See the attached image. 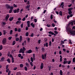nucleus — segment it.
Masks as SVG:
<instances>
[{
    "instance_id": "5fc2aeb1",
    "label": "nucleus",
    "mask_w": 75,
    "mask_h": 75,
    "mask_svg": "<svg viewBox=\"0 0 75 75\" xmlns=\"http://www.w3.org/2000/svg\"><path fill=\"white\" fill-rule=\"evenodd\" d=\"M42 51L44 52L45 50V49L44 48H42Z\"/></svg>"
},
{
    "instance_id": "a878e982",
    "label": "nucleus",
    "mask_w": 75,
    "mask_h": 75,
    "mask_svg": "<svg viewBox=\"0 0 75 75\" xmlns=\"http://www.w3.org/2000/svg\"><path fill=\"white\" fill-rule=\"evenodd\" d=\"M7 61L9 64L10 63V61L9 58H8V59H7Z\"/></svg>"
},
{
    "instance_id": "7c9ffc66",
    "label": "nucleus",
    "mask_w": 75,
    "mask_h": 75,
    "mask_svg": "<svg viewBox=\"0 0 75 75\" xmlns=\"http://www.w3.org/2000/svg\"><path fill=\"white\" fill-rule=\"evenodd\" d=\"M71 61H69L67 63H68V64H71Z\"/></svg>"
},
{
    "instance_id": "423d86ee",
    "label": "nucleus",
    "mask_w": 75,
    "mask_h": 75,
    "mask_svg": "<svg viewBox=\"0 0 75 75\" xmlns=\"http://www.w3.org/2000/svg\"><path fill=\"white\" fill-rule=\"evenodd\" d=\"M19 53H22L23 54L24 53V51L22 48H21V49L20 50Z\"/></svg>"
},
{
    "instance_id": "8fccbe9b",
    "label": "nucleus",
    "mask_w": 75,
    "mask_h": 75,
    "mask_svg": "<svg viewBox=\"0 0 75 75\" xmlns=\"http://www.w3.org/2000/svg\"><path fill=\"white\" fill-rule=\"evenodd\" d=\"M12 33H13V30H11L10 32V34H11V35L12 34Z\"/></svg>"
},
{
    "instance_id": "4d7b16f0",
    "label": "nucleus",
    "mask_w": 75,
    "mask_h": 75,
    "mask_svg": "<svg viewBox=\"0 0 75 75\" xmlns=\"http://www.w3.org/2000/svg\"><path fill=\"white\" fill-rule=\"evenodd\" d=\"M67 75H70V72L67 71Z\"/></svg>"
},
{
    "instance_id": "37998d69",
    "label": "nucleus",
    "mask_w": 75,
    "mask_h": 75,
    "mask_svg": "<svg viewBox=\"0 0 75 75\" xmlns=\"http://www.w3.org/2000/svg\"><path fill=\"white\" fill-rule=\"evenodd\" d=\"M17 75H21V73L20 72H18L16 74Z\"/></svg>"
},
{
    "instance_id": "dca6fc26",
    "label": "nucleus",
    "mask_w": 75,
    "mask_h": 75,
    "mask_svg": "<svg viewBox=\"0 0 75 75\" xmlns=\"http://www.w3.org/2000/svg\"><path fill=\"white\" fill-rule=\"evenodd\" d=\"M68 62V61H64L63 62V64H66Z\"/></svg>"
},
{
    "instance_id": "f704fd0d",
    "label": "nucleus",
    "mask_w": 75,
    "mask_h": 75,
    "mask_svg": "<svg viewBox=\"0 0 75 75\" xmlns=\"http://www.w3.org/2000/svg\"><path fill=\"white\" fill-rule=\"evenodd\" d=\"M54 33L56 34L57 35L58 34V32L56 31H54Z\"/></svg>"
},
{
    "instance_id": "6e6552de",
    "label": "nucleus",
    "mask_w": 75,
    "mask_h": 75,
    "mask_svg": "<svg viewBox=\"0 0 75 75\" xmlns=\"http://www.w3.org/2000/svg\"><path fill=\"white\" fill-rule=\"evenodd\" d=\"M74 24V21H71V22L69 23L68 24L70 25H71V26H73Z\"/></svg>"
},
{
    "instance_id": "6e6d98bb",
    "label": "nucleus",
    "mask_w": 75,
    "mask_h": 75,
    "mask_svg": "<svg viewBox=\"0 0 75 75\" xmlns=\"http://www.w3.org/2000/svg\"><path fill=\"white\" fill-rule=\"evenodd\" d=\"M25 17H24L23 19H22V21H25Z\"/></svg>"
},
{
    "instance_id": "2f4dec72",
    "label": "nucleus",
    "mask_w": 75,
    "mask_h": 75,
    "mask_svg": "<svg viewBox=\"0 0 75 75\" xmlns=\"http://www.w3.org/2000/svg\"><path fill=\"white\" fill-rule=\"evenodd\" d=\"M68 12H69V15H71L72 13V12L71 11H69Z\"/></svg>"
},
{
    "instance_id": "473e14b6",
    "label": "nucleus",
    "mask_w": 75,
    "mask_h": 75,
    "mask_svg": "<svg viewBox=\"0 0 75 75\" xmlns=\"http://www.w3.org/2000/svg\"><path fill=\"white\" fill-rule=\"evenodd\" d=\"M69 43L70 44H72V42H71V40H69Z\"/></svg>"
},
{
    "instance_id": "0eeeda50",
    "label": "nucleus",
    "mask_w": 75,
    "mask_h": 75,
    "mask_svg": "<svg viewBox=\"0 0 75 75\" xmlns=\"http://www.w3.org/2000/svg\"><path fill=\"white\" fill-rule=\"evenodd\" d=\"M9 17V16L8 14L6 16L5 18L6 21H7L8 20V18Z\"/></svg>"
},
{
    "instance_id": "393cba45",
    "label": "nucleus",
    "mask_w": 75,
    "mask_h": 75,
    "mask_svg": "<svg viewBox=\"0 0 75 75\" xmlns=\"http://www.w3.org/2000/svg\"><path fill=\"white\" fill-rule=\"evenodd\" d=\"M3 48V46L2 45H0V50H1Z\"/></svg>"
},
{
    "instance_id": "680f3d73",
    "label": "nucleus",
    "mask_w": 75,
    "mask_h": 75,
    "mask_svg": "<svg viewBox=\"0 0 75 75\" xmlns=\"http://www.w3.org/2000/svg\"><path fill=\"white\" fill-rule=\"evenodd\" d=\"M17 69V67H15L13 68L14 70H16Z\"/></svg>"
},
{
    "instance_id": "052dcab7",
    "label": "nucleus",
    "mask_w": 75,
    "mask_h": 75,
    "mask_svg": "<svg viewBox=\"0 0 75 75\" xmlns=\"http://www.w3.org/2000/svg\"><path fill=\"white\" fill-rule=\"evenodd\" d=\"M52 25L53 27H54L55 26V25L54 23H52Z\"/></svg>"
},
{
    "instance_id": "a19ab883",
    "label": "nucleus",
    "mask_w": 75,
    "mask_h": 75,
    "mask_svg": "<svg viewBox=\"0 0 75 75\" xmlns=\"http://www.w3.org/2000/svg\"><path fill=\"white\" fill-rule=\"evenodd\" d=\"M28 34H29L28 33V32H26L25 35H26V36H28Z\"/></svg>"
},
{
    "instance_id": "c756f323",
    "label": "nucleus",
    "mask_w": 75,
    "mask_h": 75,
    "mask_svg": "<svg viewBox=\"0 0 75 75\" xmlns=\"http://www.w3.org/2000/svg\"><path fill=\"white\" fill-rule=\"evenodd\" d=\"M41 41V40H38V42L39 44H40V43Z\"/></svg>"
},
{
    "instance_id": "c85d7f7f",
    "label": "nucleus",
    "mask_w": 75,
    "mask_h": 75,
    "mask_svg": "<svg viewBox=\"0 0 75 75\" xmlns=\"http://www.w3.org/2000/svg\"><path fill=\"white\" fill-rule=\"evenodd\" d=\"M33 62H30V64L31 65V66L32 67H33Z\"/></svg>"
},
{
    "instance_id": "b1692460",
    "label": "nucleus",
    "mask_w": 75,
    "mask_h": 75,
    "mask_svg": "<svg viewBox=\"0 0 75 75\" xmlns=\"http://www.w3.org/2000/svg\"><path fill=\"white\" fill-rule=\"evenodd\" d=\"M59 15L61 16L62 15V13L61 11H60V12H59Z\"/></svg>"
},
{
    "instance_id": "e433bc0d",
    "label": "nucleus",
    "mask_w": 75,
    "mask_h": 75,
    "mask_svg": "<svg viewBox=\"0 0 75 75\" xmlns=\"http://www.w3.org/2000/svg\"><path fill=\"white\" fill-rule=\"evenodd\" d=\"M18 31L19 32H20L21 31V29L20 28H18Z\"/></svg>"
},
{
    "instance_id": "5701e85b",
    "label": "nucleus",
    "mask_w": 75,
    "mask_h": 75,
    "mask_svg": "<svg viewBox=\"0 0 75 75\" xmlns=\"http://www.w3.org/2000/svg\"><path fill=\"white\" fill-rule=\"evenodd\" d=\"M25 64L27 67H29V64L28 63H27V62Z\"/></svg>"
},
{
    "instance_id": "0e129e2a",
    "label": "nucleus",
    "mask_w": 75,
    "mask_h": 75,
    "mask_svg": "<svg viewBox=\"0 0 75 75\" xmlns=\"http://www.w3.org/2000/svg\"><path fill=\"white\" fill-rule=\"evenodd\" d=\"M47 11L46 10H45L43 11V14H45V13L47 12Z\"/></svg>"
},
{
    "instance_id": "cd10ccee",
    "label": "nucleus",
    "mask_w": 75,
    "mask_h": 75,
    "mask_svg": "<svg viewBox=\"0 0 75 75\" xmlns=\"http://www.w3.org/2000/svg\"><path fill=\"white\" fill-rule=\"evenodd\" d=\"M73 62L74 63L75 62V57H74L73 59Z\"/></svg>"
},
{
    "instance_id": "9b49d317",
    "label": "nucleus",
    "mask_w": 75,
    "mask_h": 75,
    "mask_svg": "<svg viewBox=\"0 0 75 75\" xmlns=\"http://www.w3.org/2000/svg\"><path fill=\"white\" fill-rule=\"evenodd\" d=\"M44 67V64L43 63H42V64H41V66H40V68H41V69H43Z\"/></svg>"
},
{
    "instance_id": "4468645a",
    "label": "nucleus",
    "mask_w": 75,
    "mask_h": 75,
    "mask_svg": "<svg viewBox=\"0 0 75 75\" xmlns=\"http://www.w3.org/2000/svg\"><path fill=\"white\" fill-rule=\"evenodd\" d=\"M32 52V50H29L28 52V53L29 54H30Z\"/></svg>"
},
{
    "instance_id": "13d9d810",
    "label": "nucleus",
    "mask_w": 75,
    "mask_h": 75,
    "mask_svg": "<svg viewBox=\"0 0 75 75\" xmlns=\"http://www.w3.org/2000/svg\"><path fill=\"white\" fill-rule=\"evenodd\" d=\"M12 37H9V38H8V39L9 40H11V39H12Z\"/></svg>"
},
{
    "instance_id": "f3484780",
    "label": "nucleus",
    "mask_w": 75,
    "mask_h": 75,
    "mask_svg": "<svg viewBox=\"0 0 75 75\" xmlns=\"http://www.w3.org/2000/svg\"><path fill=\"white\" fill-rule=\"evenodd\" d=\"M31 25V26H32L33 27V28H34L35 26V25L33 24V23H31V24H30Z\"/></svg>"
},
{
    "instance_id": "3c124183",
    "label": "nucleus",
    "mask_w": 75,
    "mask_h": 75,
    "mask_svg": "<svg viewBox=\"0 0 75 75\" xmlns=\"http://www.w3.org/2000/svg\"><path fill=\"white\" fill-rule=\"evenodd\" d=\"M19 40V38H16V41H18Z\"/></svg>"
},
{
    "instance_id": "f8f14e48",
    "label": "nucleus",
    "mask_w": 75,
    "mask_h": 75,
    "mask_svg": "<svg viewBox=\"0 0 75 75\" xmlns=\"http://www.w3.org/2000/svg\"><path fill=\"white\" fill-rule=\"evenodd\" d=\"M21 23V21H18L16 22V25H18V24H20Z\"/></svg>"
},
{
    "instance_id": "bf43d9fd",
    "label": "nucleus",
    "mask_w": 75,
    "mask_h": 75,
    "mask_svg": "<svg viewBox=\"0 0 75 75\" xmlns=\"http://www.w3.org/2000/svg\"><path fill=\"white\" fill-rule=\"evenodd\" d=\"M25 71H27V70L28 69H27V67H25Z\"/></svg>"
},
{
    "instance_id": "ea45409f",
    "label": "nucleus",
    "mask_w": 75,
    "mask_h": 75,
    "mask_svg": "<svg viewBox=\"0 0 75 75\" xmlns=\"http://www.w3.org/2000/svg\"><path fill=\"white\" fill-rule=\"evenodd\" d=\"M6 23L5 22H2V24L3 25H5L6 24Z\"/></svg>"
},
{
    "instance_id": "e2e57ef3",
    "label": "nucleus",
    "mask_w": 75,
    "mask_h": 75,
    "mask_svg": "<svg viewBox=\"0 0 75 75\" xmlns=\"http://www.w3.org/2000/svg\"><path fill=\"white\" fill-rule=\"evenodd\" d=\"M33 60H35V54H33Z\"/></svg>"
},
{
    "instance_id": "4c0bfd02",
    "label": "nucleus",
    "mask_w": 75,
    "mask_h": 75,
    "mask_svg": "<svg viewBox=\"0 0 75 75\" xmlns=\"http://www.w3.org/2000/svg\"><path fill=\"white\" fill-rule=\"evenodd\" d=\"M20 67L21 68H22L23 67V65L22 64H21L20 65Z\"/></svg>"
},
{
    "instance_id": "6ab92c4d",
    "label": "nucleus",
    "mask_w": 75,
    "mask_h": 75,
    "mask_svg": "<svg viewBox=\"0 0 75 75\" xmlns=\"http://www.w3.org/2000/svg\"><path fill=\"white\" fill-rule=\"evenodd\" d=\"M64 2H62V3H61V6H62V8H63L64 7L63 6H64Z\"/></svg>"
},
{
    "instance_id": "09e8293b",
    "label": "nucleus",
    "mask_w": 75,
    "mask_h": 75,
    "mask_svg": "<svg viewBox=\"0 0 75 75\" xmlns=\"http://www.w3.org/2000/svg\"><path fill=\"white\" fill-rule=\"evenodd\" d=\"M9 8L10 9H13V6H10L9 7Z\"/></svg>"
},
{
    "instance_id": "ddd939ff",
    "label": "nucleus",
    "mask_w": 75,
    "mask_h": 75,
    "mask_svg": "<svg viewBox=\"0 0 75 75\" xmlns=\"http://www.w3.org/2000/svg\"><path fill=\"white\" fill-rule=\"evenodd\" d=\"M49 34L53 35L54 33L51 31L49 32Z\"/></svg>"
},
{
    "instance_id": "bb28decb",
    "label": "nucleus",
    "mask_w": 75,
    "mask_h": 75,
    "mask_svg": "<svg viewBox=\"0 0 75 75\" xmlns=\"http://www.w3.org/2000/svg\"><path fill=\"white\" fill-rule=\"evenodd\" d=\"M4 57H2L1 59V60L2 62H4Z\"/></svg>"
},
{
    "instance_id": "f03ea898",
    "label": "nucleus",
    "mask_w": 75,
    "mask_h": 75,
    "mask_svg": "<svg viewBox=\"0 0 75 75\" xmlns=\"http://www.w3.org/2000/svg\"><path fill=\"white\" fill-rule=\"evenodd\" d=\"M7 39L6 38H3L2 40V43L4 45H5L7 42Z\"/></svg>"
},
{
    "instance_id": "49530a36",
    "label": "nucleus",
    "mask_w": 75,
    "mask_h": 75,
    "mask_svg": "<svg viewBox=\"0 0 75 75\" xmlns=\"http://www.w3.org/2000/svg\"><path fill=\"white\" fill-rule=\"evenodd\" d=\"M12 10L11 9H10V11H9V13H11L12 12Z\"/></svg>"
},
{
    "instance_id": "412c9836",
    "label": "nucleus",
    "mask_w": 75,
    "mask_h": 75,
    "mask_svg": "<svg viewBox=\"0 0 75 75\" xmlns=\"http://www.w3.org/2000/svg\"><path fill=\"white\" fill-rule=\"evenodd\" d=\"M73 9V8L71 7V8H69L68 9V11H71Z\"/></svg>"
},
{
    "instance_id": "c9c22d12",
    "label": "nucleus",
    "mask_w": 75,
    "mask_h": 75,
    "mask_svg": "<svg viewBox=\"0 0 75 75\" xmlns=\"http://www.w3.org/2000/svg\"><path fill=\"white\" fill-rule=\"evenodd\" d=\"M37 19L35 18L34 19V22H35V23H36L37 22Z\"/></svg>"
},
{
    "instance_id": "c03bdc74",
    "label": "nucleus",
    "mask_w": 75,
    "mask_h": 75,
    "mask_svg": "<svg viewBox=\"0 0 75 75\" xmlns=\"http://www.w3.org/2000/svg\"><path fill=\"white\" fill-rule=\"evenodd\" d=\"M11 74V71H9L8 72V75H10Z\"/></svg>"
},
{
    "instance_id": "338daca9",
    "label": "nucleus",
    "mask_w": 75,
    "mask_h": 75,
    "mask_svg": "<svg viewBox=\"0 0 75 75\" xmlns=\"http://www.w3.org/2000/svg\"><path fill=\"white\" fill-rule=\"evenodd\" d=\"M28 42H30V38H28Z\"/></svg>"
},
{
    "instance_id": "69168bd1",
    "label": "nucleus",
    "mask_w": 75,
    "mask_h": 75,
    "mask_svg": "<svg viewBox=\"0 0 75 75\" xmlns=\"http://www.w3.org/2000/svg\"><path fill=\"white\" fill-rule=\"evenodd\" d=\"M47 40L46 38H45V42H47Z\"/></svg>"
},
{
    "instance_id": "864d4df0",
    "label": "nucleus",
    "mask_w": 75,
    "mask_h": 75,
    "mask_svg": "<svg viewBox=\"0 0 75 75\" xmlns=\"http://www.w3.org/2000/svg\"><path fill=\"white\" fill-rule=\"evenodd\" d=\"M47 27H50V24H47Z\"/></svg>"
},
{
    "instance_id": "603ef678",
    "label": "nucleus",
    "mask_w": 75,
    "mask_h": 75,
    "mask_svg": "<svg viewBox=\"0 0 75 75\" xmlns=\"http://www.w3.org/2000/svg\"><path fill=\"white\" fill-rule=\"evenodd\" d=\"M13 6L15 8H16L17 7V6L16 5H15V4H13Z\"/></svg>"
},
{
    "instance_id": "2eb2a0df",
    "label": "nucleus",
    "mask_w": 75,
    "mask_h": 75,
    "mask_svg": "<svg viewBox=\"0 0 75 75\" xmlns=\"http://www.w3.org/2000/svg\"><path fill=\"white\" fill-rule=\"evenodd\" d=\"M13 19V17H10L9 18V21H11Z\"/></svg>"
},
{
    "instance_id": "f257e3e1",
    "label": "nucleus",
    "mask_w": 75,
    "mask_h": 75,
    "mask_svg": "<svg viewBox=\"0 0 75 75\" xmlns=\"http://www.w3.org/2000/svg\"><path fill=\"white\" fill-rule=\"evenodd\" d=\"M66 29L68 33H69L71 35L74 36V35H75V31H72L71 28H69L68 27H67Z\"/></svg>"
},
{
    "instance_id": "774afa93",
    "label": "nucleus",
    "mask_w": 75,
    "mask_h": 75,
    "mask_svg": "<svg viewBox=\"0 0 75 75\" xmlns=\"http://www.w3.org/2000/svg\"><path fill=\"white\" fill-rule=\"evenodd\" d=\"M8 65H6V69H8Z\"/></svg>"
},
{
    "instance_id": "39448f33",
    "label": "nucleus",
    "mask_w": 75,
    "mask_h": 75,
    "mask_svg": "<svg viewBox=\"0 0 75 75\" xmlns=\"http://www.w3.org/2000/svg\"><path fill=\"white\" fill-rule=\"evenodd\" d=\"M10 58L11 57L12 58V62L13 63H14V58L13 57L12 55L11 54H10Z\"/></svg>"
},
{
    "instance_id": "9d476101",
    "label": "nucleus",
    "mask_w": 75,
    "mask_h": 75,
    "mask_svg": "<svg viewBox=\"0 0 75 75\" xmlns=\"http://www.w3.org/2000/svg\"><path fill=\"white\" fill-rule=\"evenodd\" d=\"M45 47L46 46V47H48V42H46V44L45 43L44 45Z\"/></svg>"
},
{
    "instance_id": "aec40b11",
    "label": "nucleus",
    "mask_w": 75,
    "mask_h": 75,
    "mask_svg": "<svg viewBox=\"0 0 75 75\" xmlns=\"http://www.w3.org/2000/svg\"><path fill=\"white\" fill-rule=\"evenodd\" d=\"M60 75H63V72L61 70H60Z\"/></svg>"
},
{
    "instance_id": "1a4fd4ad",
    "label": "nucleus",
    "mask_w": 75,
    "mask_h": 75,
    "mask_svg": "<svg viewBox=\"0 0 75 75\" xmlns=\"http://www.w3.org/2000/svg\"><path fill=\"white\" fill-rule=\"evenodd\" d=\"M30 22L29 21H28L27 22V24H28V27H29L30 26Z\"/></svg>"
},
{
    "instance_id": "58836bf2",
    "label": "nucleus",
    "mask_w": 75,
    "mask_h": 75,
    "mask_svg": "<svg viewBox=\"0 0 75 75\" xmlns=\"http://www.w3.org/2000/svg\"><path fill=\"white\" fill-rule=\"evenodd\" d=\"M30 8V6L29 5L27 6L26 7V8Z\"/></svg>"
},
{
    "instance_id": "de8ad7c7",
    "label": "nucleus",
    "mask_w": 75,
    "mask_h": 75,
    "mask_svg": "<svg viewBox=\"0 0 75 75\" xmlns=\"http://www.w3.org/2000/svg\"><path fill=\"white\" fill-rule=\"evenodd\" d=\"M23 50L24 51H25L26 50V49H25V48L24 47H23Z\"/></svg>"
},
{
    "instance_id": "72a5a7b5",
    "label": "nucleus",
    "mask_w": 75,
    "mask_h": 75,
    "mask_svg": "<svg viewBox=\"0 0 75 75\" xmlns=\"http://www.w3.org/2000/svg\"><path fill=\"white\" fill-rule=\"evenodd\" d=\"M16 44V42L15 41H14L13 43V45H14Z\"/></svg>"
},
{
    "instance_id": "79ce46f5",
    "label": "nucleus",
    "mask_w": 75,
    "mask_h": 75,
    "mask_svg": "<svg viewBox=\"0 0 75 75\" xmlns=\"http://www.w3.org/2000/svg\"><path fill=\"white\" fill-rule=\"evenodd\" d=\"M31 61H32V62H33V58L32 57H31Z\"/></svg>"
},
{
    "instance_id": "20e7f679",
    "label": "nucleus",
    "mask_w": 75,
    "mask_h": 75,
    "mask_svg": "<svg viewBox=\"0 0 75 75\" xmlns=\"http://www.w3.org/2000/svg\"><path fill=\"white\" fill-rule=\"evenodd\" d=\"M19 9L18 8L17 9H15L14 11V12L15 13H18L19 12Z\"/></svg>"
},
{
    "instance_id": "4be33fe9",
    "label": "nucleus",
    "mask_w": 75,
    "mask_h": 75,
    "mask_svg": "<svg viewBox=\"0 0 75 75\" xmlns=\"http://www.w3.org/2000/svg\"><path fill=\"white\" fill-rule=\"evenodd\" d=\"M22 40V36H20V38L19 41H21Z\"/></svg>"
},
{
    "instance_id": "a18cd8bd",
    "label": "nucleus",
    "mask_w": 75,
    "mask_h": 75,
    "mask_svg": "<svg viewBox=\"0 0 75 75\" xmlns=\"http://www.w3.org/2000/svg\"><path fill=\"white\" fill-rule=\"evenodd\" d=\"M3 32H4V35H5L6 34V30H3Z\"/></svg>"
},
{
    "instance_id": "a211bd4d",
    "label": "nucleus",
    "mask_w": 75,
    "mask_h": 75,
    "mask_svg": "<svg viewBox=\"0 0 75 75\" xmlns=\"http://www.w3.org/2000/svg\"><path fill=\"white\" fill-rule=\"evenodd\" d=\"M52 45V42L51 41H49V46H51Z\"/></svg>"
},
{
    "instance_id": "7ed1b4c3",
    "label": "nucleus",
    "mask_w": 75,
    "mask_h": 75,
    "mask_svg": "<svg viewBox=\"0 0 75 75\" xmlns=\"http://www.w3.org/2000/svg\"><path fill=\"white\" fill-rule=\"evenodd\" d=\"M47 57V55L46 54H43L42 55V59L43 60L44 59H46Z\"/></svg>"
}]
</instances>
